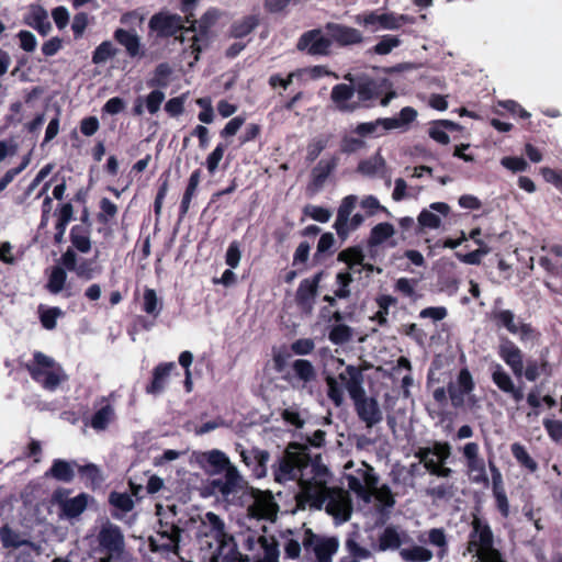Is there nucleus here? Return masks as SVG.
<instances>
[{
	"instance_id": "obj_9",
	"label": "nucleus",
	"mask_w": 562,
	"mask_h": 562,
	"mask_svg": "<svg viewBox=\"0 0 562 562\" xmlns=\"http://www.w3.org/2000/svg\"><path fill=\"white\" fill-rule=\"evenodd\" d=\"M300 492L295 494L296 509L305 510L307 506L322 510L329 496V486L326 480L300 479Z\"/></svg>"
},
{
	"instance_id": "obj_57",
	"label": "nucleus",
	"mask_w": 562,
	"mask_h": 562,
	"mask_svg": "<svg viewBox=\"0 0 562 562\" xmlns=\"http://www.w3.org/2000/svg\"><path fill=\"white\" fill-rule=\"evenodd\" d=\"M329 137L328 136H318L312 138L306 147V156L305 160L307 162H314L322 151L327 147Z\"/></svg>"
},
{
	"instance_id": "obj_4",
	"label": "nucleus",
	"mask_w": 562,
	"mask_h": 562,
	"mask_svg": "<svg viewBox=\"0 0 562 562\" xmlns=\"http://www.w3.org/2000/svg\"><path fill=\"white\" fill-rule=\"evenodd\" d=\"M325 381L327 384V396L336 407L341 406L344 403L342 387L347 390L350 398L356 397L357 394L364 390L362 370L353 364L346 366L345 370L337 378L328 375Z\"/></svg>"
},
{
	"instance_id": "obj_16",
	"label": "nucleus",
	"mask_w": 562,
	"mask_h": 562,
	"mask_svg": "<svg viewBox=\"0 0 562 562\" xmlns=\"http://www.w3.org/2000/svg\"><path fill=\"white\" fill-rule=\"evenodd\" d=\"M324 274L325 272L322 270L300 282L295 293V304L303 314L312 313Z\"/></svg>"
},
{
	"instance_id": "obj_38",
	"label": "nucleus",
	"mask_w": 562,
	"mask_h": 562,
	"mask_svg": "<svg viewBox=\"0 0 562 562\" xmlns=\"http://www.w3.org/2000/svg\"><path fill=\"white\" fill-rule=\"evenodd\" d=\"M338 161L337 156H331L329 159H321L312 170L313 184L322 187L330 173L337 168Z\"/></svg>"
},
{
	"instance_id": "obj_51",
	"label": "nucleus",
	"mask_w": 562,
	"mask_h": 562,
	"mask_svg": "<svg viewBox=\"0 0 562 562\" xmlns=\"http://www.w3.org/2000/svg\"><path fill=\"white\" fill-rule=\"evenodd\" d=\"M400 554L406 562H428L432 559V552L422 546L402 549Z\"/></svg>"
},
{
	"instance_id": "obj_56",
	"label": "nucleus",
	"mask_w": 562,
	"mask_h": 562,
	"mask_svg": "<svg viewBox=\"0 0 562 562\" xmlns=\"http://www.w3.org/2000/svg\"><path fill=\"white\" fill-rule=\"evenodd\" d=\"M109 504L124 514L134 508V501L130 494L115 491L110 493Z\"/></svg>"
},
{
	"instance_id": "obj_29",
	"label": "nucleus",
	"mask_w": 562,
	"mask_h": 562,
	"mask_svg": "<svg viewBox=\"0 0 562 562\" xmlns=\"http://www.w3.org/2000/svg\"><path fill=\"white\" fill-rule=\"evenodd\" d=\"M217 543V550L211 558V562H245L244 554L238 551V544L232 535Z\"/></svg>"
},
{
	"instance_id": "obj_11",
	"label": "nucleus",
	"mask_w": 562,
	"mask_h": 562,
	"mask_svg": "<svg viewBox=\"0 0 562 562\" xmlns=\"http://www.w3.org/2000/svg\"><path fill=\"white\" fill-rule=\"evenodd\" d=\"M467 549L469 552H475L476 558L483 552L485 553L495 549L494 533L488 521L477 515H473L471 521V531Z\"/></svg>"
},
{
	"instance_id": "obj_27",
	"label": "nucleus",
	"mask_w": 562,
	"mask_h": 562,
	"mask_svg": "<svg viewBox=\"0 0 562 562\" xmlns=\"http://www.w3.org/2000/svg\"><path fill=\"white\" fill-rule=\"evenodd\" d=\"M498 355L516 378L522 376L524 355L512 340L505 339L501 344Z\"/></svg>"
},
{
	"instance_id": "obj_30",
	"label": "nucleus",
	"mask_w": 562,
	"mask_h": 562,
	"mask_svg": "<svg viewBox=\"0 0 562 562\" xmlns=\"http://www.w3.org/2000/svg\"><path fill=\"white\" fill-rule=\"evenodd\" d=\"M431 211L447 216L450 212V206L445 202H434L429 205V210L424 209L417 217L418 225L422 229H437L440 227L441 218Z\"/></svg>"
},
{
	"instance_id": "obj_37",
	"label": "nucleus",
	"mask_w": 562,
	"mask_h": 562,
	"mask_svg": "<svg viewBox=\"0 0 562 562\" xmlns=\"http://www.w3.org/2000/svg\"><path fill=\"white\" fill-rule=\"evenodd\" d=\"M78 464L74 462H68L63 459H55L53 461L52 467L49 470L45 473L46 476L54 477L57 481L61 482H71L75 477V471L74 467H77Z\"/></svg>"
},
{
	"instance_id": "obj_6",
	"label": "nucleus",
	"mask_w": 562,
	"mask_h": 562,
	"mask_svg": "<svg viewBox=\"0 0 562 562\" xmlns=\"http://www.w3.org/2000/svg\"><path fill=\"white\" fill-rule=\"evenodd\" d=\"M414 457L432 476L449 479L453 474V470L446 465L451 457V446L448 441L436 440L431 447H419Z\"/></svg>"
},
{
	"instance_id": "obj_34",
	"label": "nucleus",
	"mask_w": 562,
	"mask_h": 562,
	"mask_svg": "<svg viewBox=\"0 0 562 562\" xmlns=\"http://www.w3.org/2000/svg\"><path fill=\"white\" fill-rule=\"evenodd\" d=\"M462 126L450 120H437L430 124L428 130L429 137L441 145H448L450 137L447 131H460Z\"/></svg>"
},
{
	"instance_id": "obj_44",
	"label": "nucleus",
	"mask_w": 562,
	"mask_h": 562,
	"mask_svg": "<svg viewBox=\"0 0 562 562\" xmlns=\"http://www.w3.org/2000/svg\"><path fill=\"white\" fill-rule=\"evenodd\" d=\"M395 234L394 226L391 223L384 222L379 223L371 228L368 245L370 247H376L383 244L385 240L391 238Z\"/></svg>"
},
{
	"instance_id": "obj_3",
	"label": "nucleus",
	"mask_w": 562,
	"mask_h": 562,
	"mask_svg": "<svg viewBox=\"0 0 562 562\" xmlns=\"http://www.w3.org/2000/svg\"><path fill=\"white\" fill-rule=\"evenodd\" d=\"M311 454L308 449L297 443H290L283 454L272 465L274 481L285 483L302 476L304 469L310 467Z\"/></svg>"
},
{
	"instance_id": "obj_54",
	"label": "nucleus",
	"mask_w": 562,
	"mask_h": 562,
	"mask_svg": "<svg viewBox=\"0 0 562 562\" xmlns=\"http://www.w3.org/2000/svg\"><path fill=\"white\" fill-rule=\"evenodd\" d=\"M100 212L97 214V221L103 226H108L112 218L117 214V205L108 198H102L99 203Z\"/></svg>"
},
{
	"instance_id": "obj_19",
	"label": "nucleus",
	"mask_w": 562,
	"mask_h": 562,
	"mask_svg": "<svg viewBox=\"0 0 562 562\" xmlns=\"http://www.w3.org/2000/svg\"><path fill=\"white\" fill-rule=\"evenodd\" d=\"M330 47L331 41L329 36H324L321 29L304 32L296 44L299 50H305L311 56H328Z\"/></svg>"
},
{
	"instance_id": "obj_17",
	"label": "nucleus",
	"mask_w": 562,
	"mask_h": 562,
	"mask_svg": "<svg viewBox=\"0 0 562 562\" xmlns=\"http://www.w3.org/2000/svg\"><path fill=\"white\" fill-rule=\"evenodd\" d=\"M465 459L467 472L470 480L476 484L487 485L490 480L486 473L484 459L480 456V447L476 442H468L462 448Z\"/></svg>"
},
{
	"instance_id": "obj_64",
	"label": "nucleus",
	"mask_w": 562,
	"mask_h": 562,
	"mask_svg": "<svg viewBox=\"0 0 562 562\" xmlns=\"http://www.w3.org/2000/svg\"><path fill=\"white\" fill-rule=\"evenodd\" d=\"M61 316H64V312L57 306L40 310L41 324L48 330L56 328L57 318Z\"/></svg>"
},
{
	"instance_id": "obj_50",
	"label": "nucleus",
	"mask_w": 562,
	"mask_h": 562,
	"mask_svg": "<svg viewBox=\"0 0 562 562\" xmlns=\"http://www.w3.org/2000/svg\"><path fill=\"white\" fill-rule=\"evenodd\" d=\"M510 451L516 461L529 472L533 473L538 470V463L530 457L526 448L519 443L515 442L510 446Z\"/></svg>"
},
{
	"instance_id": "obj_13",
	"label": "nucleus",
	"mask_w": 562,
	"mask_h": 562,
	"mask_svg": "<svg viewBox=\"0 0 562 562\" xmlns=\"http://www.w3.org/2000/svg\"><path fill=\"white\" fill-rule=\"evenodd\" d=\"M70 492L71 490L58 487L53 492L52 501L59 506L61 516L74 519L87 509L91 496L87 493H80L69 498Z\"/></svg>"
},
{
	"instance_id": "obj_28",
	"label": "nucleus",
	"mask_w": 562,
	"mask_h": 562,
	"mask_svg": "<svg viewBox=\"0 0 562 562\" xmlns=\"http://www.w3.org/2000/svg\"><path fill=\"white\" fill-rule=\"evenodd\" d=\"M357 204L356 195H347L342 199L338 207L334 228L341 240H346L349 236V217Z\"/></svg>"
},
{
	"instance_id": "obj_21",
	"label": "nucleus",
	"mask_w": 562,
	"mask_h": 562,
	"mask_svg": "<svg viewBox=\"0 0 562 562\" xmlns=\"http://www.w3.org/2000/svg\"><path fill=\"white\" fill-rule=\"evenodd\" d=\"M324 30L329 36L331 44L336 43L341 47L360 44L363 41V35L359 30L345 24L328 22L325 24Z\"/></svg>"
},
{
	"instance_id": "obj_7",
	"label": "nucleus",
	"mask_w": 562,
	"mask_h": 562,
	"mask_svg": "<svg viewBox=\"0 0 562 562\" xmlns=\"http://www.w3.org/2000/svg\"><path fill=\"white\" fill-rule=\"evenodd\" d=\"M25 369L33 381L49 391L56 390L65 379L60 364L41 351L33 353V359L25 364Z\"/></svg>"
},
{
	"instance_id": "obj_14",
	"label": "nucleus",
	"mask_w": 562,
	"mask_h": 562,
	"mask_svg": "<svg viewBox=\"0 0 562 562\" xmlns=\"http://www.w3.org/2000/svg\"><path fill=\"white\" fill-rule=\"evenodd\" d=\"M474 389L475 382L470 370L468 368L460 369L456 383L448 384V394L452 406L454 408L462 407L465 396H468L469 403L474 405L477 402L476 396L472 394Z\"/></svg>"
},
{
	"instance_id": "obj_42",
	"label": "nucleus",
	"mask_w": 562,
	"mask_h": 562,
	"mask_svg": "<svg viewBox=\"0 0 562 562\" xmlns=\"http://www.w3.org/2000/svg\"><path fill=\"white\" fill-rule=\"evenodd\" d=\"M172 68L168 63H160L156 66L154 75L147 80V86L154 89H165L170 83Z\"/></svg>"
},
{
	"instance_id": "obj_15",
	"label": "nucleus",
	"mask_w": 562,
	"mask_h": 562,
	"mask_svg": "<svg viewBox=\"0 0 562 562\" xmlns=\"http://www.w3.org/2000/svg\"><path fill=\"white\" fill-rule=\"evenodd\" d=\"M98 254L94 258H81L80 261H78L76 251L72 248H68L60 256L59 262L68 271L75 272L78 278L88 281L101 272V267L95 263Z\"/></svg>"
},
{
	"instance_id": "obj_35",
	"label": "nucleus",
	"mask_w": 562,
	"mask_h": 562,
	"mask_svg": "<svg viewBox=\"0 0 562 562\" xmlns=\"http://www.w3.org/2000/svg\"><path fill=\"white\" fill-rule=\"evenodd\" d=\"M260 24L258 14L245 15L239 20L234 21L229 27V37L244 38L252 33Z\"/></svg>"
},
{
	"instance_id": "obj_49",
	"label": "nucleus",
	"mask_w": 562,
	"mask_h": 562,
	"mask_svg": "<svg viewBox=\"0 0 562 562\" xmlns=\"http://www.w3.org/2000/svg\"><path fill=\"white\" fill-rule=\"evenodd\" d=\"M394 13H381L379 14L375 11H372L363 16V22L366 25H375L379 24L382 29L385 30H397V24L394 23Z\"/></svg>"
},
{
	"instance_id": "obj_2",
	"label": "nucleus",
	"mask_w": 562,
	"mask_h": 562,
	"mask_svg": "<svg viewBox=\"0 0 562 562\" xmlns=\"http://www.w3.org/2000/svg\"><path fill=\"white\" fill-rule=\"evenodd\" d=\"M195 462L209 475L224 474L223 477L211 480L204 486V496L220 494L227 497L243 490L241 475L223 451L213 449L198 452Z\"/></svg>"
},
{
	"instance_id": "obj_58",
	"label": "nucleus",
	"mask_w": 562,
	"mask_h": 562,
	"mask_svg": "<svg viewBox=\"0 0 562 562\" xmlns=\"http://www.w3.org/2000/svg\"><path fill=\"white\" fill-rule=\"evenodd\" d=\"M0 540L2 547L5 549H18L26 543L24 540H21L20 535L8 525L0 528Z\"/></svg>"
},
{
	"instance_id": "obj_32",
	"label": "nucleus",
	"mask_w": 562,
	"mask_h": 562,
	"mask_svg": "<svg viewBox=\"0 0 562 562\" xmlns=\"http://www.w3.org/2000/svg\"><path fill=\"white\" fill-rule=\"evenodd\" d=\"M24 22L36 30L42 36H46L52 30L47 11L40 4L31 5V12L25 16Z\"/></svg>"
},
{
	"instance_id": "obj_48",
	"label": "nucleus",
	"mask_w": 562,
	"mask_h": 562,
	"mask_svg": "<svg viewBox=\"0 0 562 562\" xmlns=\"http://www.w3.org/2000/svg\"><path fill=\"white\" fill-rule=\"evenodd\" d=\"M379 311L374 314L373 321L380 326L387 325V315L391 306L397 303V299L390 294H381L375 299Z\"/></svg>"
},
{
	"instance_id": "obj_18",
	"label": "nucleus",
	"mask_w": 562,
	"mask_h": 562,
	"mask_svg": "<svg viewBox=\"0 0 562 562\" xmlns=\"http://www.w3.org/2000/svg\"><path fill=\"white\" fill-rule=\"evenodd\" d=\"M351 400L358 418L363 422L368 428H372L382 422L383 414L378 400L367 396L366 390L357 394L356 397H351Z\"/></svg>"
},
{
	"instance_id": "obj_5",
	"label": "nucleus",
	"mask_w": 562,
	"mask_h": 562,
	"mask_svg": "<svg viewBox=\"0 0 562 562\" xmlns=\"http://www.w3.org/2000/svg\"><path fill=\"white\" fill-rule=\"evenodd\" d=\"M417 111L412 106L401 109L397 116L380 117L375 121L359 123L352 133L366 137H379L392 130L407 131L409 125L417 119Z\"/></svg>"
},
{
	"instance_id": "obj_25",
	"label": "nucleus",
	"mask_w": 562,
	"mask_h": 562,
	"mask_svg": "<svg viewBox=\"0 0 562 562\" xmlns=\"http://www.w3.org/2000/svg\"><path fill=\"white\" fill-rule=\"evenodd\" d=\"M113 38L125 48L126 55L134 58L145 57V49L140 43V37L134 30L116 29Z\"/></svg>"
},
{
	"instance_id": "obj_31",
	"label": "nucleus",
	"mask_w": 562,
	"mask_h": 562,
	"mask_svg": "<svg viewBox=\"0 0 562 562\" xmlns=\"http://www.w3.org/2000/svg\"><path fill=\"white\" fill-rule=\"evenodd\" d=\"M101 405L91 416L89 426L95 431L105 430L116 418L115 409L105 397L101 398Z\"/></svg>"
},
{
	"instance_id": "obj_36",
	"label": "nucleus",
	"mask_w": 562,
	"mask_h": 562,
	"mask_svg": "<svg viewBox=\"0 0 562 562\" xmlns=\"http://www.w3.org/2000/svg\"><path fill=\"white\" fill-rule=\"evenodd\" d=\"M69 239L72 249L81 254H87L91 250L90 229L88 226L74 225L70 229Z\"/></svg>"
},
{
	"instance_id": "obj_12",
	"label": "nucleus",
	"mask_w": 562,
	"mask_h": 562,
	"mask_svg": "<svg viewBox=\"0 0 562 562\" xmlns=\"http://www.w3.org/2000/svg\"><path fill=\"white\" fill-rule=\"evenodd\" d=\"M148 27L151 32H155L156 36L159 38L176 37L181 43L184 41L183 35L177 36V34L184 29V20L177 13L159 11L151 15Z\"/></svg>"
},
{
	"instance_id": "obj_46",
	"label": "nucleus",
	"mask_w": 562,
	"mask_h": 562,
	"mask_svg": "<svg viewBox=\"0 0 562 562\" xmlns=\"http://www.w3.org/2000/svg\"><path fill=\"white\" fill-rule=\"evenodd\" d=\"M337 260L348 266V271H355V266L363 265L364 254L360 246H351L341 250Z\"/></svg>"
},
{
	"instance_id": "obj_52",
	"label": "nucleus",
	"mask_w": 562,
	"mask_h": 562,
	"mask_svg": "<svg viewBox=\"0 0 562 562\" xmlns=\"http://www.w3.org/2000/svg\"><path fill=\"white\" fill-rule=\"evenodd\" d=\"M454 491V484L447 481L438 485L428 486L425 492L432 499L449 501L453 497Z\"/></svg>"
},
{
	"instance_id": "obj_24",
	"label": "nucleus",
	"mask_w": 562,
	"mask_h": 562,
	"mask_svg": "<svg viewBox=\"0 0 562 562\" xmlns=\"http://www.w3.org/2000/svg\"><path fill=\"white\" fill-rule=\"evenodd\" d=\"M292 376L290 381L292 386L304 389L317 380V371L313 363L307 359H296L291 364Z\"/></svg>"
},
{
	"instance_id": "obj_55",
	"label": "nucleus",
	"mask_w": 562,
	"mask_h": 562,
	"mask_svg": "<svg viewBox=\"0 0 562 562\" xmlns=\"http://www.w3.org/2000/svg\"><path fill=\"white\" fill-rule=\"evenodd\" d=\"M418 281L416 279L400 278L394 284V290L401 293L405 297H409L413 302H416L420 295L417 294L415 288Z\"/></svg>"
},
{
	"instance_id": "obj_40",
	"label": "nucleus",
	"mask_w": 562,
	"mask_h": 562,
	"mask_svg": "<svg viewBox=\"0 0 562 562\" xmlns=\"http://www.w3.org/2000/svg\"><path fill=\"white\" fill-rule=\"evenodd\" d=\"M541 374L550 376L552 369L549 361L541 357L540 361L536 359H528L526 368H522V375L530 382H535Z\"/></svg>"
},
{
	"instance_id": "obj_63",
	"label": "nucleus",
	"mask_w": 562,
	"mask_h": 562,
	"mask_svg": "<svg viewBox=\"0 0 562 562\" xmlns=\"http://www.w3.org/2000/svg\"><path fill=\"white\" fill-rule=\"evenodd\" d=\"M353 279L350 271H340L336 274V283L338 288L334 291V294L338 299H347L350 296V284Z\"/></svg>"
},
{
	"instance_id": "obj_33",
	"label": "nucleus",
	"mask_w": 562,
	"mask_h": 562,
	"mask_svg": "<svg viewBox=\"0 0 562 562\" xmlns=\"http://www.w3.org/2000/svg\"><path fill=\"white\" fill-rule=\"evenodd\" d=\"M200 532L212 536L216 542L229 535L225 530L224 521L213 512H207L202 518Z\"/></svg>"
},
{
	"instance_id": "obj_10",
	"label": "nucleus",
	"mask_w": 562,
	"mask_h": 562,
	"mask_svg": "<svg viewBox=\"0 0 562 562\" xmlns=\"http://www.w3.org/2000/svg\"><path fill=\"white\" fill-rule=\"evenodd\" d=\"M181 532L182 529L175 522L159 519L156 536L148 539L150 551L178 554Z\"/></svg>"
},
{
	"instance_id": "obj_60",
	"label": "nucleus",
	"mask_w": 562,
	"mask_h": 562,
	"mask_svg": "<svg viewBox=\"0 0 562 562\" xmlns=\"http://www.w3.org/2000/svg\"><path fill=\"white\" fill-rule=\"evenodd\" d=\"M117 53V49L113 46L110 41L102 42L92 53V63L100 65L113 58Z\"/></svg>"
},
{
	"instance_id": "obj_41",
	"label": "nucleus",
	"mask_w": 562,
	"mask_h": 562,
	"mask_svg": "<svg viewBox=\"0 0 562 562\" xmlns=\"http://www.w3.org/2000/svg\"><path fill=\"white\" fill-rule=\"evenodd\" d=\"M243 461L249 465L252 459L256 462L255 471L258 476L265 475L267 472V463L270 459V453L267 450L252 448L250 451L241 452Z\"/></svg>"
},
{
	"instance_id": "obj_43",
	"label": "nucleus",
	"mask_w": 562,
	"mask_h": 562,
	"mask_svg": "<svg viewBox=\"0 0 562 562\" xmlns=\"http://www.w3.org/2000/svg\"><path fill=\"white\" fill-rule=\"evenodd\" d=\"M491 321L497 328H506L510 334L517 335L515 314L510 310H493L490 314Z\"/></svg>"
},
{
	"instance_id": "obj_47",
	"label": "nucleus",
	"mask_w": 562,
	"mask_h": 562,
	"mask_svg": "<svg viewBox=\"0 0 562 562\" xmlns=\"http://www.w3.org/2000/svg\"><path fill=\"white\" fill-rule=\"evenodd\" d=\"M143 311L156 319L162 310V302L154 289L146 288L143 294Z\"/></svg>"
},
{
	"instance_id": "obj_61",
	"label": "nucleus",
	"mask_w": 562,
	"mask_h": 562,
	"mask_svg": "<svg viewBox=\"0 0 562 562\" xmlns=\"http://www.w3.org/2000/svg\"><path fill=\"white\" fill-rule=\"evenodd\" d=\"M492 381L504 393L513 390L514 382L510 375L498 363L492 372Z\"/></svg>"
},
{
	"instance_id": "obj_39",
	"label": "nucleus",
	"mask_w": 562,
	"mask_h": 562,
	"mask_svg": "<svg viewBox=\"0 0 562 562\" xmlns=\"http://www.w3.org/2000/svg\"><path fill=\"white\" fill-rule=\"evenodd\" d=\"M200 180H201V169H195L190 175L187 188H186V190L183 192V195H182V199H181V202H180V207H179L180 218L184 217L187 215V213L189 212L192 198L196 193Z\"/></svg>"
},
{
	"instance_id": "obj_53",
	"label": "nucleus",
	"mask_w": 562,
	"mask_h": 562,
	"mask_svg": "<svg viewBox=\"0 0 562 562\" xmlns=\"http://www.w3.org/2000/svg\"><path fill=\"white\" fill-rule=\"evenodd\" d=\"M401 543V536L397 532V530L392 526L386 527L379 537V547L380 550L382 551L389 549H398Z\"/></svg>"
},
{
	"instance_id": "obj_8",
	"label": "nucleus",
	"mask_w": 562,
	"mask_h": 562,
	"mask_svg": "<svg viewBox=\"0 0 562 562\" xmlns=\"http://www.w3.org/2000/svg\"><path fill=\"white\" fill-rule=\"evenodd\" d=\"M245 562H279V543L274 537L248 533L243 542Z\"/></svg>"
},
{
	"instance_id": "obj_62",
	"label": "nucleus",
	"mask_w": 562,
	"mask_h": 562,
	"mask_svg": "<svg viewBox=\"0 0 562 562\" xmlns=\"http://www.w3.org/2000/svg\"><path fill=\"white\" fill-rule=\"evenodd\" d=\"M352 338V329L345 324H337L328 333V339L334 345H344Z\"/></svg>"
},
{
	"instance_id": "obj_1",
	"label": "nucleus",
	"mask_w": 562,
	"mask_h": 562,
	"mask_svg": "<svg viewBox=\"0 0 562 562\" xmlns=\"http://www.w3.org/2000/svg\"><path fill=\"white\" fill-rule=\"evenodd\" d=\"M395 97L393 90L384 92L383 85L370 77L359 78L352 85L337 83L330 92V100L340 113L373 108L378 100L380 105L387 106Z\"/></svg>"
},
{
	"instance_id": "obj_23",
	"label": "nucleus",
	"mask_w": 562,
	"mask_h": 562,
	"mask_svg": "<svg viewBox=\"0 0 562 562\" xmlns=\"http://www.w3.org/2000/svg\"><path fill=\"white\" fill-rule=\"evenodd\" d=\"M177 366L173 361L160 362L151 371V379L145 386V392L149 395H160L165 392L169 378Z\"/></svg>"
},
{
	"instance_id": "obj_20",
	"label": "nucleus",
	"mask_w": 562,
	"mask_h": 562,
	"mask_svg": "<svg viewBox=\"0 0 562 562\" xmlns=\"http://www.w3.org/2000/svg\"><path fill=\"white\" fill-rule=\"evenodd\" d=\"M217 19V12L214 9H210L202 14L198 21V34L192 36V43L190 45L191 54L194 55V60L200 59V54L210 44V29Z\"/></svg>"
},
{
	"instance_id": "obj_26",
	"label": "nucleus",
	"mask_w": 562,
	"mask_h": 562,
	"mask_svg": "<svg viewBox=\"0 0 562 562\" xmlns=\"http://www.w3.org/2000/svg\"><path fill=\"white\" fill-rule=\"evenodd\" d=\"M67 269L59 262V265L54 266L48 276L47 283L45 285L46 290L50 294H59L63 293V296L69 299L74 296L76 293L71 290L70 284H66L67 281Z\"/></svg>"
},
{
	"instance_id": "obj_22",
	"label": "nucleus",
	"mask_w": 562,
	"mask_h": 562,
	"mask_svg": "<svg viewBox=\"0 0 562 562\" xmlns=\"http://www.w3.org/2000/svg\"><path fill=\"white\" fill-rule=\"evenodd\" d=\"M326 513L334 517H341L344 521L348 520L351 515V501L348 493L340 487H330Z\"/></svg>"
},
{
	"instance_id": "obj_45",
	"label": "nucleus",
	"mask_w": 562,
	"mask_h": 562,
	"mask_svg": "<svg viewBox=\"0 0 562 562\" xmlns=\"http://www.w3.org/2000/svg\"><path fill=\"white\" fill-rule=\"evenodd\" d=\"M339 543L335 537L323 538L314 548V554L318 562H331V557L338 550Z\"/></svg>"
},
{
	"instance_id": "obj_59",
	"label": "nucleus",
	"mask_w": 562,
	"mask_h": 562,
	"mask_svg": "<svg viewBox=\"0 0 562 562\" xmlns=\"http://www.w3.org/2000/svg\"><path fill=\"white\" fill-rule=\"evenodd\" d=\"M367 147L364 139L357 135H344L341 137L339 149L342 154L351 155Z\"/></svg>"
}]
</instances>
